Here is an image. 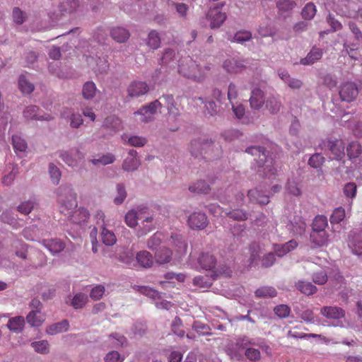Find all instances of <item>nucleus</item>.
I'll return each instance as SVG.
<instances>
[{
  "label": "nucleus",
  "mask_w": 362,
  "mask_h": 362,
  "mask_svg": "<svg viewBox=\"0 0 362 362\" xmlns=\"http://www.w3.org/2000/svg\"><path fill=\"white\" fill-rule=\"evenodd\" d=\"M197 262L202 269L211 271L214 277L220 276H231L232 270L226 265L216 267L217 261L215 256L209 252H202L197 259Z\"/></svg>",
  "instance_id": "obj_1"
},
{
  "label": "nucleus",
  "mask_w": 362,
  "mask_h": 362,
  "mask_svg": "<svg viewBox=\"0 0 362 362\" xmlns=\"http://www.w3.org/2000/svg\"><path fill=\"white\" fill-rule=\"evenodd\" d=\"M209 70L210 67L209 66L202 68L189 57L183 59L178 66L180 74L194 81L203 79Z\"/></svg>",
  "instance_id": "obj_2"
},
{
  "label": "nucleus",
  "mask_w": 362,
  "mask_h": 362,
  "mask_svg": "<svg viewBox=\"0 0 362 362\" xmlns=\"http://www.w3.org/2000/svg\"><path fill=\"white\" fill-rule=\"evenodd\" d=\"M246 152L257 157V158H255V160L258 163L259 167L264 168V173L266 177L270 178L276 175V170L270 165L272 162L269 161L264 147L251 146L246 149Z\"/></svg>",
  "instance_id": "obj_3"
},
{
  "label": "nucleus",
  "mask_w": 362,
  "mask_h": 362,
  "mask_svg": "<svg viewBox=\"0 0 362 362\" xmlns=\"http://www.w3.org/2000/svg\"><path fill=\"white\" fill-rule=\"evenodd\" d=\"M153 219V216L148 214L146 207H139L136 209L130 210L125 216V222L130 228L136 226L139 221L144 225V223H151Z\"/></svg>",
  "instance_id": "obj_4"
},
{
  "label": "nucleus",
  "mask_w": 362,
  "mask_h": 362,
  "mask_svg": "<svg viewBox=\"0 0 362 362\" xmlns=\"http://www.w3.org/2000/svg\"><path fill=\"white\" fill-rule=\"evenodd\" d=\"M214 149V145L212 141L209 142L204 139H197L191 142L190 151L195 157L200 154L203 155L204 159L214 160L215 158L211 156Z\"/></svg>",
  "instance_id": "obj_5"
},
{
  "label": "nucleus",
  "mask_w": 362,
  "mask_h": 362,
  "mask_svg": "<svg viewBox=\"0 0 362 362\" xmlns=\"http://www.w3.org/2000/svg\"><path fill=\"white\" fill-rule=\"evenodd\" d=\"M77 206L76 194L70 192L65 199L60 200L59 210L62 214H64L69 219H71Z\"/></svg>",
  "instance_id": "obj_6"
},
{
  "label": "nucleus",
  "mask_w": 362,
  "mask_h": 362,
  "mask_svg": "<svg viewBox=\"0 0 362 362\" xmlns=\"http://www.w3.org/2000/svg\"><path fill=\"white\" fill-rule=\"evenodd\" d=\"M161 106L158 100L151 103L148 105L144 106L140 108L134 115L140 116L138 119L141 122L147 123L152 120L153 115L156 112L157 109Z\"/></svg>",
  "instance_id": "obj_7"
},
{
  "label": "nucleus",
  "mask_w": 362,
  "mask_h": 362,
  "mask_svg": "<svg viewBox=\"0 0 362 362\" xmlns=\"http://www.w3.org/2000/svg\"><path fill=\"white\" fill-rule=\"evenodd\" d=\"M358 94L356 85L352 82H346L341 86L339 95L342 100L346 102L354 101Z\"/></svg>",
  "instance_id": "obj_8"
},
{
  "label": "nucleus",
  "mask_w": 362,
  "mask_h": 362,
  "mask_svg": "<svg viewBox=\"0 0 362 362\" xmlns=\"http://www.w3.org/2000/svg\"><path fill=\"white\" fill-rule=\"evenodd\" d=\"M187 223L193 230H203L208 225V219L204 213L194 212L189 215Z\"/></svg>",
  "instance_id": "obj_9"
},
{
  "label": "nucleus",
  "mask_w": 362,
  "mask_h": 362,
  "mask_svg": "<svg viewBox=\"0 0 362 362\" xmlns=\"http://www.w3.org/2000/svg\"><path fill=\"white\" fill-rule=\"evenodd\" d=\"M96 217L98 219V223L101 221L103 225H105V214L103 211L98 212ZM101 238L103 243L107 246H112L117 242L115 233L112 230H108L105 226H103Z\"/></svg>",
  "instance_id": "obj_10"
},
{
  "label": "nucleus",
  "mask_w": 362,
  "mask_h": 362,
  "mask_svg": "<svg viewBox=\"0 0 362 362\" xmlns=\"http://www.w3.org/2000/svg\"><path fill=\"white\" fill-rule=\"evenodd\" d=\"M148 90V86L146 82L134 81L127 87V93L131 98H138L147 93Z\"/></svg>",
  "instance_id": "obj_11"
},
{
  "label": "nucleus",
  "mask_w": 362,
  "mask_h": 362,
  "mask_svg": "<svg viewBox=\"0 0 362 362\" xmlns=\"http://www.w3.org/2000/svg\"><path fill=\"white\" fill-rule=\"evenodd\" d=\"M210 211H211L213 213H218L221 216H222L223 213H224L229 218L235 221H242L247 218V214L246 211L240 209H233L229 212H226L224 211L223 209L219 206H214L213 208L210 209Z\"/></svg>",
  "instance_id": "obj_12"
},
{
  "label": "nucleus",
  "mask_w": 362,
  "mask_h": 362,
  "mask_svg": "<svg viewBox=\"0 0 362 362\" xmlns=\"http://www.w3.org/2000/svg\"><path fill=\"white\" fill-rule=\"evenodd\" d=\"M265 101L264 93L261 89L256 88L252 90L249 102L252 110H260Z\"/></svg>",
  "instance_id": "obj_13"
},
{
  "label": "nucleus",
  "mask_w": 362,
  "mask_h": 362,
  "mask_svg": "<svg viewBox=\"0 0 362 362\" xmlns=\"http://www.w3.org/2000/svg\"><path fill=\"white\" fill-rule=\"evenodd\" d=\"M327 146L335 159L340 160L344 156L345 144L341 139H329L327 141Z\"/></svg>",
  "instance_id": "obj_14"
},
{
  "label": "nucleus",
  "mask_w": 362,
  "mask_h": 362,
  "mask_svg": "<svg viewBox=\"0 0 362 362\" xmlns=\"http://www.w3.org/2000/svg\"><path fill=\"white\" fill-rule=\"evenodd\" d=\"M320 314L327 319L340 320L345 316V311L338 306H324L320 309Z\"/></svg>",
  "instance_id": "obj_15"
},
{
  "label": "nucleus",
  "mask_w": 362,
  "mask_h": 362,
  "mask_svg": "<svg viewBox=\"0 0 362 362\" xmlns=\"http://www.w3.org/2000/svg\"><path fill=\"white\" fill-rule=\"evenodd\" d=\"M59 156L69 166H76L78 161L83 158V153L78 149L71 150V151H62Z\"/></svg>",
  "instance_id": "obj_16"
},
{
  "label": "nucleus",
  "mask_w": 362,
  "mask_h": 362,
  "mask_svg": "<svg viewBox=\"0 0 362 362\" xmlns=\"http://www.w3.org/2000/svg\"><path fill=\"white\" fill-rule=\"evenodd\" d=\"M40 243L51 253L57 254L65 248V243L59 238L43 239Z\"/></svg>",
  "instance_id": "obj_17"
},
{
  "label": "nucleus",
  "mask_w": 362,
  "mask_h": 362,
  "mask_svg": "<svg viewBox=\"0 0 362 362\" xmlns=\"http://www.w3.org/2000/svg\"><path fill=\"white\" fill-rule=\"evenodd\" d=\"M140 165V161L137 157L136 151L132 149L129 151L128 156L124 159L122 168L125 171H134Z\"/></svg>",
  "instance_id": "obj_18"
},
{
  "label": "nucleus",
  "mask_w": 362,
  "mask_h": 362,
  "mask_svg": "<svg viewBox=\"0 0 362 362\" xmlns=\"http://www.w3.org/2000/svg\"><path fill=\"white\" fill-rule=\"evenodd\" d=\"M39 108L35 105L28 106L23 112V115L27 119L49 121L53 119L50 115H40Z\"/></svg>",
  "instance_id": "obj_19"
},
{
  "label": "nucleus",
  "mask_w": 362,
  "mask_h": 362,
  "mask_svg": "<svg viewBox=\"0 0 362 362\" xmlns=\"http://www.w3.org/2000/svg\"><path fill=\"white\" fill-rule=\"evenodd\" d=\"M310 239L315 247H322L327 245L329 236L326 231L312 230L310 235Z\"/></svg>",
  "instance_id": "obj_20"
},
{
  "label": "nucleus",
  "mask_w": 362,
  "mask_h": 362,
  "mask_svg": "<svg viewBox=\"0 0 362 362\" xmlns=\"http://www.w3.org/2000/svg\"><path fill=\"white\" fill-rule=\"evenodd\" d=\"M45 314L40 310H32L26 316L28 323L32 327H40L45 321Z\"/></svg>",
  "instance_id": "obj_21"
},
{
  "label": "nucleus",
  "mask_w": 362,
  "mask_h": 362,
  "mask_svg": "<svg viewBox=\"0 0 362 362\" xmlns=\"http://www.w3.org/2000/svg\"><path fill=\"white\" fill-rule=\"evenodd\" d=\"M62 117L70 121V126L72 128H78L83 122L81 115L72 112L70 109L64 110L62 113Z\"/></svg>",
  "instance_id": "obj_22"
},
{
  "label": "nucleus",
  "mask_w": 362,
  "mask_h": 362,
  "mask_svg": "<svg viewBox=\"0 0 362 362\" xmlns=\"http://www.w3.org/2000/svg\"><path fill=\"white\" fill-rule=\"evenodd\" d=\"M298 243L294 240H291L284 244H274V251L279 257H282L296 248Z\"/></svg>",
  "instance_id": "obj_23"
},
{
  "label": "nucleus",
  "mask_w": 362,
  "mask_h": 362,
  "mask_svg": "<svg viewBox=\"0 0 362 362\" xmlns=\"http://www.w3.org/2000/svg\"><path fill=\"white\" fill-rule=\"evenodd\" d=\"M223 66L227 72L230 74L240 72L245 68V66L243 62L237 60L234 58L225 60Z\"/></svg>",
  "instance_id": "obj_24"
},
{
  "label": "nucleus",
  "mask_w": 362,
  "mask_h": 362,
  "mask_svg": "<svg viewBox=\"0 0 362 362\" xmlns=\"http://www.w3.org/2000/svg\"><path fill=\"white\" fill-rule=\"evenodd\" d=\"M322 49L313 47L305 58L300 59V63L303 65H310L320 59L322 57Z\"/></svg>",
  "instance_id": "obj_25"
},
{
  "label": "nucleus",
  "mask_w": 362,
  "mask_h": 362,
  "mask_svg": "<svg viewBox=\"0 0 362 362\" xmlns=\"http://www.w3.org/2000/svg\"><path fill=\"white\" fill-rule=\"evenodd\" d=\"M208 16L211 21V28L220 27L226 18V15L225 13H223L216 8L211 9L209 11Z\"/></svg>",
  "instance_id": "obj_26"
},
{
  "label": "nucleus",
  "mask_w": 362,
  "mask_h": 362,
  "mask_svg": "<svg viewBox=\"0 0 362 362\" xmlns=\"http://www.w3.org/2000/svg\"><path fill=\"white\" fill-rule=\"evenodd\" d=\"M247 196L252 203L266 205L269 202V197L262 194L257 189H253L248 191Z\"/></svg>",
  "instance_id": "obj_27"
},
{
  "label": "nucleus",
  "mask_w": 362,
  "mask_h": 362,
  "mask_svg": "<svg viewBox=\"0 0 362 362\" xmlns=\"http://www.w3.org/2000/svg\"><path fill=\"white\" fill-rule=\"evenodd\" d=\"M69 327V323L68 320H64L48 326L46 329V333L49 335H54L67 331Z\"/></svg>",
  "instance_id": "obj_28"
},
{
  "label": "nucleus",
  "mask_w": 362,
  "mask_h": 362,
  "mask_svg": "<svg viewBox=\"0 0 362 362\" xmlns=\"http://www.w3.org/2000/svg\"><path fill=\"white\" fill-rule=\"evenodd\" d=\"M110 35L115 41L120 43L127 41L130 36L129 32L123 27L112 28Z\"/></svg>",
  "instance_id": "obj_29"
},
{
  "label": "nucleus",
  "mask_w": 362,
  "mask_h": 362,
  "mask_svg": "<svg viewBox=\"0 0 362 362\" xmlns=\"http://www.w3.org/2000/svg\"><path fill=\"white\" fill-rule=\"evenodd\" d=\"M171 257L172 251L165 247H160L156 251L155 259L158 264L168 263L170 261Z\"/></svg>",
  "instance_id": "obj_30"
},
{
  "label": "nucleus",
  "mask_w": 362,
  "mask_h": 362,
  "mask_svg": "<svg viewBox=\"0 0 362 362\" xmlns=\"http://www.w3.org/2000/svg\"><path fill=\"white\" fill-rule=\"evenodd\" d=\"M25 326V320L22 316H16L8 320L7 327L11 332L20 333Z\"/></svg>",
  "instance_id": "obj_31"
},
{
  "label": "nucleus",
  "mask_w": 362,
  "mask_h": 362,
  "mask_svg": "<svg viewBox=\"0 0 362 362\" xmlns=\"http://www.w3.org/2000/svg\"><path fill=\"white\" fill-rule=\"evenodd\" d=\"M136 260L139 264L144 268H149L153 264L152 255L146 250L140 251L136 255Z\"/></svg>",
  "instance_id": "obj_32"
},
{
  "label": "nucleus",
  "mask_w": 362,
  "mask_h": 362,
  "mask_svg": "<svg viewBox=\"0 0 362 362\" xmlns=\"http://www.w3.org/2000/svg\"><path fill=\"white\" fill-rule=\"evenodd\" d=\"M349 56L356 61L362 62V45H344Z\"/></svg>",
  "instance_id": "obj_33"
},
{
  "label": "nucleus",
  "mask_w": 362,
  "mask_h": 362,
  "mask_svg": "<svg viewBox=\"0 0 362 362\" xmlns=\"http://www.w3.org/2000/svg\"><path fill=\"white\" fill-rule=\"evenodd\" d=\"M18 87L23 95H29L34 90V85L26 77L21 74L18 79Z\"/></svg>",
  "instance_id": "obj_34"
},
{
  "label": "nucleus",
  "mask_w": 362,
  "mask_h": 362,
  "mask_svg": "<svg viewBox=\"0 0 362 362\" xmlns=\"http://www.w3.org/2000/svg\"><path fill=\"white\" fill-rule=\"evenodd\" d=\"M266 108L271 114H277L281 107V101L276 97L272 95L267 98L265 101Z\"/></svg>",
  "instance_id": "obj_35"
},
{
  "label": "nucleus",
  "mask_w": 362,
  "mask_h": 362,
  "mask_svg": "<svg viewBox=\"0 0 362 362\" xmlns=\"http://www.w3.org/2000/svg\"><path fill=\"white\" fill-rule=\"evenodd\" d=\"M170 244L175 245L176 250L180 253H185L187 251V243L180 235L173 234Z\"/></svg>",
  "instance_id": "obj_36"
},
{
  "label": "nucleus",
  "mask_w": 362,
  "mask_h": 362,
  "mask_svg": "<svg viewBox=\"0 0 362 362\" xmlns=\"http://www.w3.org/2000/svg\"><path fill=\"white\" fill-rule=\"evenodd\" d=\"M210 189L209 185L203 180H198L189 187L191 192L197 194H208Z\"/></svg>",
  "instance_id": "obj_37"
},
{
  "label": "nucleus",
  "mask_w": 362,
  "mask_h": 362,
  "mask_svg": "<svg viewBox=\"0 0 362 362\" xmlns=\"http://www.w3.org/2000/svg\"><path fill=\"white\" fill-rule=\"evenodd\" d=\"M296 288L302 293L307 296L313 295L317 291V287L313 285L310 282L299 281L296 284Z\"/></svg>",
  "instance_id": "obj_38"
},
{
  "label": "nucleus",
  "mask_w": 362,
  "mask_h": 362,
  "mask_svg": "<svg viewBox=\"0 0 362 362\" xmlns=\"http://www.w3.org/2000/svg\"><path fill=\"white\" fill-rule=\"evenodd\" d=\"M346 152L350 159L356 158L362 153L361 146L357 141H351L346 147Z\"/></svg>",
  "instance_id": "obj_39"
},
{
  "label": "nucleus",
  "mask_w": 362,
  "mask_h": 362,
  "mask_svg": "<svg viewBox=\"0 0 362 362\" xmlns=\"http://www.w3.org/2000/svg\"><path fill=\"white\" fill-rule=\"evenodd\" d=\"M97 88L93 81H87L84 83L82 89L83 97L86 99H92L95 96Z\"/></svg>",
  "instance_id": "obj_40"
},
{
  "label": "nucleus",
  "mask_w": 362,
  "mask_h": 362,
  "mask_svg": "<svg viewBox=\"0 0 362 362\" xmlns=\"http://www.w3.org/2000/svg\"><path fill=\"white\" fill-rule=\"evenodd\" d=\"M89 211L84 207H80L78 210L76 209L71 218V221L76 223H81L85 222L89 218Z\"/></svg>",
  "instance_id": "obj_41"
},
{
  "label": "nucleus",
  "mask_w": 362,
  "mask_h": 362,
  "mask_svg": "<svg viewBox=\"0 0 362 362\" xmlns=\"http://www.w3.org/2000/svg\"><path fill=\"white\" fill-rule=\"evenodd\" d=\"M327 225V217L323 215H317L313 221L312 230L325 231Z\"/></svg>",
  "instance_id": "obj_42"
},
{
  "label": "nucleus",
  "mask_w": 362,
  "mask_h": 362,
  "mask_svg": "<svg viewBox=\"0 0 362 362\" xmlns=\"http://www.w3.org/2000/svg\"><path fill=\"white\" fill-rule=\"evenodd\" d=\"M12 144L16 153L25 152L28 148L25 140L18 135H13L12 136Z\"/></svg>",
  "instance_id": "obj_43"
},
{
  "label": "nucleus",
  "mask_w": 362,
  "mask_h": 362,
  "mask_svg": "<svg viewBox=\"0 0 362 362\" xmlns=\"http://www.w3.org/2000/svg\"><path fill=\"white\" fill-rule=\"evenodd\" d=\"M146 44L150 48L153 49H156L160 47V37L159 34L156 30H151L149 33Z\"/></svg>",
  "instance_id": "obj_44"
},
{
  "label": "nucleus",
  "mask_w": 362,
  "mask_h": 362,
  "mask_svg": "<svg viewBox=\"0 0 362 362\" xmlns=\"http://www.w3.org/2000/svg\"><path fill=\"white\" fill-rule=\"evenodd\" d=\"M104 126L115 132L118 131L122 129V121L116 116H110L105 119Z\"/></svg>",
  "instance_id": "obj_45"
},
{
  "label": "nucleus",
  "mask_w": 362,
  "mask_h": 362,
  "mask_svg": "<svg viewBox=\"0 0 362 362\" xmlns=\"http://www.w3.org/2000/svg\"><path fill=\"white\" fill-rule=\"evenodd\" d=\"M255 296L259 298H273L276 296V291L272 286H263L257 289Z\"/></svg>",
  "instance_id": "obj_46"
},
{
  "label": "nucleus",
  "mask_w": 362,
  "mask_h": 362,
  "mask_svg": "<svg viewBox=\"0 0 362 362\" xmlns=\"http://www.w3.org/2000/svg\"><path fill=\"white\" fill-rule=\"evenodd\" d=\"M316 6L312 3L309 2L302 9L301 15L302 17L305 20H311L314 18L316 14Z\"/></svg>",
  "instance_id": "obj_47"
},
{
  "label": "nucleus",
  "mask_w": 362,
  "mask_h": 362,
  "mask_svg": "<svg viewBox=\"0 0 362 362\" xmlns=\"http://www.w3.org/2000/svg\"><path fill=\"white\" fill-rule=\"evenodd\" d=\"M34 350L41 354H47L49 352V344L47 340H41L31 343Z\"/></svg>",
  "instance_id": "obj_48"
},
{
  "label": "nucleus",
  "mask_w": 362,
  "mask_h": 362,
  "mask_svg": "<svg viewBox=\"0 0 362 362\" xmlns=\"http://www.w3.org/2000/svg\"><path fill=\"white\" fill-rule=\"evenodd\" d=\"M88 302V296L84 293H77L76 294L72 300H71V305L75 309H80L82 308Z\"/></svg>",
  "instance_id": "obj_49"
},
{
  "label": "nucleus",
  "mask_w": 362,
  "mask_h": 362,
  "mask_svg": "<svg viewBox=\"0 0 362 362\" xmlns=\"http://www.w3.org/2000/svg\"><path fill=\"white\" fill-rule=\"evenodd\" d=\"M193 283L202 288H208L212 285V278L207 276H197L194 278Z\"/></svg>",
  "instance_id": "obj_50"
},
{
  "label": "nucleus",
  "mask_w": 362,
  "mask_h": 362,
  "mask_svg": "<svg viewBox=\"0 0 362 362\" xmlns=\"http://www.w3.org/2000/svg\"><path fill=\"white\" fill-rule=\"evenodd\" d=\"M13 246L16 249V255L20 258L26 259L28 252V245L21 240H17L14 242Z\"/></svg>",
  "instance_id": "obj_51"
},
{
  "label": "nucleus",
  "mask_w": 362,
  "mask_h": 362,
  "mask_svg": "<svg viewBox=\"0 0 362 362\" xmlns=\"http://www.w3.org/2000/svg\"><path fill=\"white\" fill-rule=\"evenodd\" d=\"M12 18L14 23L18 25H21L25 21L27 15L20 8L15 7L12 11Z\"/></svg>",
  "instance_id": "obj_52"
},
{
  "label": "nucleus",
  "mask_w": 362,
  "mask_h": 362,
  "mask_svg": "<svg viewBox=\"0 0 362 362\" xmlns=\"http://www.w3.org/2000/svg\"><path fill=\"white\" fill-rule=\"evenodd\" d=\"M349 246L354 254L362 255V236H355L351 241Z\"/></svg>",
  "instance_id": "obj_53"
},
{
  "label": "nucleus",
  "mask_w": 362,
  "mask_h": 362,
  "mask_svg": "<svg viewBox=\"0 0 362 362\" xmlns=\"http://www.w3.org/2000/svg\"><path fill=\"white\" fill-rule=\"evenodd\" d=\"M345 217V210L343 207L336 208L330 216V222L332 224L339 223L344 220Z\"/></svg>",
  "instance_id": "obj_54"
},
{
  "label": "nucleus",
  "mask_w": 362,
  "mask_h": 362,
  "mask_svg": "<svg viewBox=\"0 0 362 362\" xmlns=\"http://www.w3.org/2000/svg\"><path fill=\"white\" fill-rule=\"evenodd\" d=\"M115 160V156L110 153H107L105 155L100 156L99 158H94V159L91 160V162L94 165L102 164V165H105L107 164L112 163Z\"/></svg>",
  "instance_id": "obj_55"
},
{
  "label": "nucleus",
  "mask_w": 362,
  "mask_h": 362,
  "mask_svg": "<svg viewBox=\"0 0 362 362\" xmlns=\"http://www.w3.org/2000/svg\"><path fill=\"white\" fill-rule=\"evenodd\" d=\"M356 192L357 186L354 182H348L343 188V193L346 198H354L356 195Z\"/></svg>",
  "instance_id": "obj_56"
},
{
  "label": "nucleus",
  "mask_w": 362,
  "mask_h": 362,
  "mask_svg": "<svg viewBox=\"0 0 362 362\" xmlns=\"http://www.w3.org/2000/svg\"><path fill=\"white\" fill-rule=\"evenodd\" d=\"M109 338L112 344L115 347L123 346L127 344L126 337L118 333L112 334Z\"/></svg>",
  "instance_id": "obj_57"
},
{
  "label": "nucleus",
  "mask_w": 362,
  "mask_h": 362,
  "mask_svg": "<svg viewBox=\"0 0 362 362\" xmlns=\"http://www.w3.org/2000/svg\"><path fill=\"white\" fill-rule=\"evenodd\" d=\"M35 202L34 200H28L27 202H22L18 206V211L23 214L27 215L31 212L33 209Z\"/></svg>",
  "instance_id": "obj_58"
},
{
  "label": "nucleus",
  "mask_w": 362,
  "mask_h": 362,
  "mask_svg": "<svg viewBox=\"0 0 362 362\" xmlns=\"http://www.w3.org/2000/svg\"><path fill=\"white\" fill-rule=\"evenodd\" d=\"M296 6L292 0H281L277 3V7L282 12H288L293 10Z\"/></svg>",
  "instance_id": "obj_59"
},
{
  "label": "nucleus",
  "mask_w": 362,
  "mask_h": 362,
  "mask_svg": "<svg viewBox=\"0 0 362 362\" xmlns=\"http://www.w3.org/2000/svg\"><path fill=\"white\" fill-rule=\"evenodd\" d=\"M49 173L52 182L54 185L59 184L61 177L59 169L54 164L50 163L49 166Z\"/></svg>",
  "instance_id": "obj_60"
},
{
  "label": "nucleus",
  "mask_w": 362,
  "mask_h": 362,
  "mask_svg": "<svg viewBox=\"0 0 362 362\" xmlns=\"http://www.w3.org/2000/svg\"><path fill=\"white\" fill-rule=\"evenodd\" d=\"M163 239V235L161 233H156L148 240V247L154 250L161 243Z\"/></svg>",
  "instance_id": "obj_61"
},
{
  "label": "nucleus",
  "mask_w": 362,
  "mask_h": 362,
  "mask_svg": "<svg viewBox=\"0 0 362 362\" xmlns=\"http://www.w3.org/2000/svg\"><path fill=\"white\" fill-rule=\"evenodd\" d=\"M250 264H253L259 256V253L261 252L260 245L257 243H252L250 245Z\"/></svg>",
  "instance_id": "obj_62"
},
{
  "label": "nucleus",
  "mask_w": 362,
  "mask_h": 362,
  "mask_svg": "<svg viewBox=\"0 0 362 362\" xmlns=\"http://www.w3.org/2000/svg\"><path fill=\"white\" fill-rule=\"evenodd\" d=\"M275 314L280 318L287 317L291 312L290 308L287 305H279L274 309Z\"/></svg>",
  "instance_id": "obj_63"
},
{
  "label": "nucleus",
  "mask_w": 362,
  "mask_h": 362,
  "mask_svg": "<svg viewBox=\"0 0 362 362\" xmlns=\"http://www.w3.org/2000/svg\"><path fill=\"white\" fill-rule=\"evenodd\" d=\"M324 162L325 158L320 153H315L310 158L308 164L312 168H318Z\"/></svg>",
  "instance_id": "obj_64"
}]
</instances>
